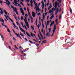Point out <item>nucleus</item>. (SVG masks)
I'll return each instance as SVG.
<instances>
[{"label": "nucleus", "instance_id": "1", "mask_svg": "<svg viewBox=\"0 0 75 75\" xmlns=\"http://www.w3.org/2000/svg\"><path fill=\"white\" fill-rule=\"evenodd\" d=\"M40 4H41L40 3L38 5V6L36 8V13L37 14H38V13H37V11H40V8H39L38 7V6H40Z\"/></svg>", "mask_w": 75, "mask_h": 75}, {"label": "nucleus", "instance_id": "2", "mask_svg": "<svg viewBox=\"0 0 75 75\" xmlns=\"http://www.w3.org/2000/svg\"><path fill=\"white\" fill-rule=\"evenodd\" d=\"M5 1L7 2V3H5L8 6L9 8H10V2L8 1V0H5Z\"/></svg>", "mask_w": 75, "mask_h": 75}, {"label": "nucleus", "instance_id": "3", "mask_svg": "<svg viewBox=\"0 0 75 75\" xmlns=\"http://www.w3.org/2000/svg\"><path fill=\"white\" fill-rule=\"evenodd\" d=\"M21 25H22V27H23V28H24L26 29V30H27V27H26V26L25 25H24V24H23V23L22 22H21Z\"/></svg>", "mask_w": 75, "mask_h": 75}, {"label": "nucleus", "instance_id": "4", "mask_svg": "<svg viewBox=\"0 0 75 75\" xmlns=\"http://www.w3.org/2000/svg\"><path fill=\"white\" fill-rule=\"evenodd\" d=\"M41 3L42 4V10H44V6H45L44 3V2L42 1Z\"/></svg>", "mask_w": 75, "mask_h": 75}, {"label": "nucleus", "instance_id": "5", "mask_svg": "<svg viewBox=\"0 0 75 75\" xmlns=\"http://www.w3.org/2000/svg\"><path fill=\"white\" fill-rule=\"evenodd\" d=\"M3 8H0V10L1 11H0V13H1V14L3 15ZM1 15V14L0 13V16Z\"/></svg>", "mask_w": 75, "mask_h": 75}, {"label": "nucleus", "instance_id": "6", "mask_svg": "<svg viewBox=\"0 0 75 75\" xmlns=\"http://www.w3.org/2000/svg\"><path fill=\"white\" fill-rule=\"evenodd\" d=\"M26 25L27 27H28V28L29 29V25L28 24V22H25Z\"/></svg>", "mask_w": 75, "mask_h": 75}, {"label": "nucleus", "instance_id": "7", "mask_svg": "<svg viewBox=\"0 0 75 75\" xmlns=\"http://www.w3.org/2000/svg\"><path fill=\"white\" fill-rule=\"evenodd\" d=\"M58 6V3L57 2H56L55 3V6H54V7L55 8H56Z\"/></svg>", "mask_w": 75, "mask_h": 75}, {"label": "nucleus", "instance_id": "8", "mask_svg": "<svg viewBox=\"0 0 75 75\" xmlns=\"http://www.w3.org/2000/svg\"><path fill=\"white\" fill-rule=\"evenodd\" d=\"M56 25H55V24L54 25V30H53V33H54V32H55V30H56Z\"/></svg>", "mask_w": 75, "mask_h": 75}, {"label": "nucleus", "instance_id": "9", "mask_svg": "<svg viewBox=\"0 0 75 75\" xmlns=\"http://www.w3.org/2000/svg\"><path fill=\"white\" fill-rule=\"evenodd\" d=\"M32 16L33 17H35V13L34 12H32Z\"/></svg>", "mask_w": 75, "mask_h": 75}, {"label": "nucleus", "instance_id": "10", "mask_svg": "<svg viewBox=\"0 0 75 75\" xmlns=\"http://www.w3.org/2000/svg\"><path fill=\"white\" fill-rule=\"evenodd\" d=\"M17 2H18V1H17V0H14L13 3H15L16 4H18V3Z\"/></svg>", "mask_w": 75, "mask_h": 75}, {"label": "nucleus", "instance_id": "11", "mask_svg": "<svg viewBox=\"0 0 75 75\" xmlns=\"http://www.w3.org/2000/svg\"><path fill=\"white\" fill-rule=\"evenodd\" d=\"M20 30H21V31L23 32L25 34V30H24L22 29V28H21V29Z\"/></svg>", "mask_w": 75, "mask_h": 75}, {"label": "nucleus", "instance_id": "12", "mask_svg": "<svg viewBox=\"0 0 75 75\" xmlns=\"http://www.w3.org/2000/svg\"><path fill=\"white\" fill-rule=\"evenodd\" d=\"M20 30H21V31L23 32L25 34V30H24L22 29V28H21V29Z\"/></svg>", "mask_w": 75, "mask_h": 75}, {"label": "nucleus", "instance_id": "13", "mask_svg": "<svg viewBox=\"0 0 75 75\" xmlns=\"http://www.w3.org/2000/svg\"><path fill=\"white\" fill-rule=\"evenodd\" d=\"M21 13H22L23 16H24V10H22L21 11Z\"/></svg>", "mask_w": 75, "mask_h": 75}, {"label": "nucleus", "instance_id": "14", "mask_svg": "<svg viewBox=\"0 0 75 75\" xmlns=\"http://www.w3.org/2000/svg\"><path fill=\"white\" fill-rule=\"evenodd\" d=\"M54 21L52 22L51 24H50V27H51L52 26L53 24H54Z\"/></svg>", "mask_w": 75, "mask_h": 75}, {"label": "nucleus", "instance_id": "15", "mask_svg": "<svg viewBox=\"0 0 75 75\" xmlns=\"http://www.w3.org/2000/svg\"><path fill=\"white\" fill-rule=\"evenodd\" d=\"M30 18H31V23H33V18H32V17L31 16H30Z\"/></svg>", "mask_w": 75, "mask_h": 75}, {"label": "nucleus", "instance_id": "16", "mask_svg": "<svg viewBox=\"0 0 75 75\" xmlns=\"http://www.w3.org/2000/svg\"><path fill=\"white\" fill-rule=\"evenodd\" d=\"M26 33L27 35H28V37H31V36H30V34H29V33H27V32L26 31Z\"/></svg>", "mask_w": 75, "mask_h": 75}, {"label": "nucleus", "instance_id": "17", "mask_svg": "<svg viewBox=\"0 0 75 75\" xmlns=\"http://www.w3.org/2000/svg\"><path fill=\"white\" fill-rule=\"evenodd\" d=\"M6 18L7 19V20H10V18L9 17V16H6Z\"/></svg>", "mask_w": 75, "mask_h": 75}, {"label": "nucleus", "instance_id": "18", "mask_svg": "<svg viewBox=\"0 0 75 75\" xmlns=\"http://www.w3.org/2000/svg\"><path fill=\"white\" fill-rule=\"evenodd\" d=\"M47 40H45L42 41V44H44V43H47V42H45Z\"/></svg>", "mask_w": 75, "mask_h": 75}, {"label": "nucleus", "instance_id": "19", "mask_svg": "<svg viewBox=\"0 0 75 75\" xmlns=\"http://www.w3.org/2000/svg\"><path fill=\"white\" fill-rule=\"evenodd\" d=\"M30 33L31 34V36H32V37H33V36H35V38H36V37H35V34H32V33L31 32Z\"/></svg>", "mask_w": 75, "mask_h": 75}, {"label": "nucleus", "instance_id": "20", "mask_svg": "<svg viewBox=\"0 0 75 75\" xmlns=\"http://www.w3.org/2000/svg\"><path fill=\"white\" fill-rule=\"evenodd\" d=\"M38 7V6H37V4L36 3L35 5V7L34 9H35V8H37V7Z\"/></svg>", "mask_w": 75, "mask_h": 75}, {"label": "nucleus", "instance_id": "21", "mask_svg": "<svg viewBox=\"0 0 75 75\" xmlns=\"http://www.w3.org/2000/svg\"><path fill=\"white\" fill-rule=\"evenodd\" d=\"M29 49V48H28L25 49V50H24L23 52H26V51H27V50H28Z\"/></svg>", "mask_w": 75, "mask_h": 75}, {"label": "nucleus", "instance_id": "22", "mask_svg": "<svg viewBox=\"0 0 75 75\" xmlns=\"http://www.w3.org/2000/svg\"><path fill=\"white\" fill-rule=\"evenodd\" d=\"M52 16L50 17V20H52V18H54V17L53 14H52Z\"/></svg>", "mask_w": 75, "mask_h": 75}, {"label": "nucleus", "instance_id": "23", "mask_svg": "<svg viewBox=\"0 0 75 75\" xmlns=\"http://www.w3.org/2000/svg\"><path fill=\"white\" fill-rule=\"evenodd\" d=\"M43 19L44 20L45 18V16H44V13H43V17H42Z\"/></svg>", "mask_w": 75, "mask_h": 75}, {"label": "nucleus", "instance_id": "24", "mask_svg": "<svg viewBox=\"0 0 75 75\" xmlns=\"http://www.w3.org/2000/svg\"><path fill=\"white\" fill-rule=\"evenodd\" d=\"M70 13H71V14H72V9H71V8H70Z\"/></svg>", "mask_w": 75, "mask_h": 75}, {"label": "nucleus", "instance_id": "25", "mask_svg": "<svg viewBox=\"0 0 75 75\" xmlns=\"http://www.w3.org/2000/svg\"><path fill=\"white\" fill-rule=\"evenodd\" d=\"M13 10H14V11H15V12H16V11H17V10L16 9V8H14L13 9Z\"/></svg>", "mask_w": 75, "mask_h": 75}, {"label": "nucleus", "instance_id": "26", "mask_svg": "<svg viewBox=\"0 0 75 75\" xmlns=\"http://www.w3.org/2000/svg\"><path fill=\"white\" fill-rule=\"evenodd\" d=\"M31 29L33 30H34V27L33 26V25H32L31 26Z\"/></svg>", "mask_w": 75, "mask_h": 75}, {"label": "nucleus", "instance_id": "27", "mask_svg": "<svg viewBox=\"0 0 75 75\" xmlns=\"http://www.w3.org/2000/svg\"><path fill=\"white\" fill-rule=\"evenodd\" d=\"M7 31L8 32V33H10L11 32L10 31V30L9 29V28H8V29H7Z\"/></svg>", "mask_w": 75, "mask_h": 75}, {"label": "nucleus", "instance_id": "28", "mask_svg": "<svg viewBox=\"0 0 75 75\" xmlns=\"http://www.w3.org/2000/svg\"><path fill=\"white\" fill-rule=\"evenodd\" d=\"M13 25H14V28H15L17 27H16V25H15V24H14L13 23Z\"/></svg>", "mask_w": 75, "mask_h": 75}, {"label": "nucleus", "instance_id": "29", "mask_svg": "<svg viewBox=\"0 0 75 75\" xmlns=\"http://www.w3.org/2000/svg\"><path fill=\"white\" fill-rule=\"evenodd\" d=\"M4 11L5 14H6V15H7V12L6 11L4 10Z\"/></svg>", "mask_w": 75, "mask_h": 75}, {"label": "nucleus", "instance_id": "30", "mask_svg": "<svg viewBox=\"0 0 75 75\" xmlns=\"http://www.w3.org/2000/svg\"><path fill=\"white\" fill-rule=\"evenodd\" d=\"M24 21L25 22H26L27 21V18L25 17V19L24 20Z\"/></svg>", "mask_w": 75, "mask_h": 75}, {"label": "nucleus", "instance_id": "31", "mask_svg": "<svg viewBox=\"0 0 75 75\" xmlns=\"http://www.w3.org/2000/svg\"><path fill=\"white\" fill-rule=\"evenodd\" d=\"M70 40H68L67 43L68 44H69V43H70Z\"/></svg>", "mask_w": 75, "mask_h": 75}, {"label": "nucleus", "instance_id": "32", "mask_svg": "<svg viewBox=\"0 0 75 75\" xmlns=\"http://www.w3.org/2000/svg\"><path fill=\"white\" fill-rule=\"evenodd\" d=\"M20 4H21L22 5V6H24V5L23 4V3L21 2H20Z\"/></svg>", "mask_w": 75, "mask_h": 75}, {"label": "nucleus", "instance_id": "33", "mask_svg": "<svg viewBox=\"0 0 75 75\" xmlns=\"http://www.w3.org/2000/svg\"><path fill=\"white\" fill-rule=\"evenodd\" d=\"M21 34H20V35L22 36V37H24V35L22 34L21 33H20Z\"/></svg>", "mask_w": 75, "mask_h": 75}, {"label": "nucleus", "instance_id": "34", "mask_svg": "<svg viewBox=\"0 0 75 75\" xmlns=\"http://www.w3.org/2000/svg\"><path fill=\"white\" fill-rule=\"evenodd\" d=\"M0 35L1 37V38H4V37H3V35H1V34H0Z\"/></svg>", "mask_w": 75, "mask_h": 75}, {"label": "nucleus", "instance_id": "35", "mask_svg": "<svg viewBox=\"0 0 75 75\" xmlns=\"http://www.w3.org/2000/svg\"><path fill=\"white\" fill-rule=\"evenodd\" d=\"M58 10H59V9L58 8H57L56 10V11L57 12H58Z\"/></svg>", "mask_w": 75, "mask_h": 75}, {"label": "nucleus", "instance_id": "36", "mask_svg": "<svg viewBox=\"0 0 75 75\" xmlns=\"http://www.w3.org/2000/svg\"><path fill=\"white\" fill-rule=\"evenodd\" d=\"M1 21L3 23V24H4V20L3 19H2Z\"/></svg>", "mask_w": 75, "mask_h": 75}, {"label": "nucleus", "instance_id": "37", "mask_svg": "<svg viewBox=\"0 0 75 75\" xmlns=\"http://www.w3.org/2000/svg\"><path fill=\"white\" fill-rule=\"evenodd\" d=\"M21 20H24L23 17V16L21 17Z\"/></svg>", "mask_w": 75, "mask_h": 75}, {"label": "nucleus", "instance_id": "38", "mask_svg": "<svg viewBox=\"0 0 75 75\" xmlns=\"http://www.w3.org/2000/svg\"><path fill=\"white\" fill-rule=\"evenodd\" d=\"M41 32L42 33H44V30L43 29H42Z\"/></svg>", "mask_w": 75, "mask_h": 75}, {"label": "nucleus", "instance_id": "39", "mask_svg": "<svg viewBox=\"0 0 75 75\" xmlns=\"http://www.w3.org/2000/svg\"><path fill=\"white\" fill-rule=\"evenodd\" d=\"M52 13V12H51V11L50 10V11H49V13H48V14H50V13Z\"/></svg>", "mask_w": 75, "mask_h": 75}, {"label": "nucleus", "instance_id": "40", "mask_svg": "<svg viewBox=\"0 0 75 75\" xmlns=\"http://www.w3.org/2000/svg\"><path fill=\"white\" fill-rule=\"evenodd\" d=\"M50 34V33H47V34H46V36H47L48 35V34Z\"/></svg>", "mask_w": 75, "mask_h": 75}, {"label": "nucleus", "instance_id": "41", "mask_svg": "<svg viewBox=\"0 0 75 75\" xmlns=\"http://www.w3.org/2000/svg\"><path fill=\"white\" fill-rule=\"evenodd\" d=\"M4 27H5V28H8V27L6 25H4Z\"/></svg>", "mask_w": 75, "mask_h": 75}, {"label": "nucleus", "instance_id": "42", "mask_svg": "<svg viewBox=\"0 0 75 75\" xmlns=\"http://www.w3.org/2000/svg\"><path fill=\"white\" fill-rule=\"evenodd\" d=\"M45 24L46 26V30H47V23H45Z\"/></svg>", "mask_w": 75, "mask_h": 75}, {"label": "nucleus", "instance_id": "43", "mask_svg": "<svg viewBox=\"0 0 75 75\" xmlns=\"http://www.w3.org/2000/svg\"><path fill=\"white\" fill-rule=\"evenodd\" d=\"M51 12H52V14H53V13H54V11L52 9V10H51Z\"/></svg>", "mask_w": 75, "mask_h": 75}, {"label": "nucleus", "instance_id": "44", "mask_svg": "<svg viewBox=\"0 0 75 75\" xmlns=\"http://www.w3.org/2000/svg\"><path fill=\"white\" fill-rule=\"evenodd\" d=\"M40 36L42 37V39H44V38H43V36H42V35H41Z\"/></svg>", "mask_w": 75, "mask_h": 75}, {"label": "nucleus", "instance_id": "45", "mask_svg": "<svg viewBox=\"0 0 75 75\" xmlns=\"http://www.w3.org/2000/svg\"><path fill=\"white\" fill-rule=\"evenodd\" d=\"M47 25H49V21H47Z\"/></svg>", "mask_w": 75, "mask_h": 75}, {"label": "nucleus", "instance_id": "46", "mask_svg": "<svg viewBox=\"0 0 75 75\" xmlns=\"http://www.w3.org/2000/svg\"><path fill=\"white\" fill-rule=\"evenodd\" d=\"M21 25H20V24H19V28H20V30L22 28H21Z\"/></svg>", "mask_w": 75, "mask_h": 75}, {"label": "nucleus", "instance_id": "47", "mask_svg": "<svg viewBox=\"0 0 75 75\" xmlns=\"http://www.w3.org/2000/svg\"><path fill=\"white\" fill-rule=\"evenodd\" d=\"M30 3H33V0H31V1H30Z\"/></svg>", "mask_w": 75, "mask_h": 75}, {"label": "nucleus", "instance_id": "48", "mask_svg": "<svg viewBox=\"0 0 75 75\" xmlns=\"http://www.w3.org/2000/svg\"><path fill=\"white\" fill-rule=\"evenodd\" d=\"M38 37L39 38V40H41V38L40 37V36H39V35H38Z\"/></svg>", "mask_w": 75, "mask_h": 75}, {"label": "nucleus", "instance_id": "49", "mask_svg": "<svg viewBox=\"0 0 75 75\" xmlns=\"http://www.w3.org/2000/svg\"><path fill=\"white\" fill-rule=\"evenodd\" d=\"M10 20L12 22V23H13V21L12 20L11 18H10Z\"/></svg>", "mask_w": 75, "mask_h": 75}, {"label": "nucleus", "instance_id": "50", "mask_svg": "<svg viewBox=\"0 0 75 75\" xmlns=\"http://www.w3.org/2000/svg\"><path fill=\"white\" fill-rule=\"evenodd\" d=\"M28 15L30 17H31V16H30V13H29V14H28Z\"/></svg>", "mask_w": 75, "mask_h": 75}, {"label": "nucleus", "instance_id": "51", "mask_svg": "<svg viewBox=\"0 0 75 75\" xmlns=\"http://www.w3.org/2000/svg\"><path fill=\"white\" fill-rule=\"evenodd\" d=\"M13 4H14V5L15 6H17V5H16V4H15L14 3H13Z\"/></svg>", "mask_w": 75, "mask_h": 75}, {"label": "nucleus", "instance_id": "52", "mask_svg": "<svg viewBox=\"0 0 75 75\" xmlns=\"http://www.w3.org/2000/svg\"><path fill=\"white\" fill-rule=\"evenodd\" d=\"M29 42H30V43H33V42L31 41V40H29Z\"/></svg>", "mask_w": 75, "mask_h": 75}, {"label": "nucleus", "instance_id": "53", "mask_svg": "<svg viewBox=\"0 0 75 75\" xmlns=\"http://www.w3.org/2000/svg\"><path fill=\"white\" fill-rule=\"evenodd\" d=\"M30 6H31L32 7H33V3H31Z\"/></svg>", "mask_w": 75, "mask_h": 75}, {"label": "nucleus", "instance_id": "54", "mask_svg": "<svg viewBox=\"0 0 75 75\" xmlns=\"http://www.w3.org/2000/svg\"><path fill=\"white\" fill-rule=\"evenodd\" d=\"M0 3H1V4H2L3 3V1H0Z\"/></svg>", "mask_w": 75, "mask_h": 75}, {"label": "nucleus", "instance_id": "55", "mask_svg": "<svg viewBox=\"0 0 75 75\" xmlns=\"http://www.w3.org/2000/svg\"><path fill=\"white\" fill-rule=\"evenodd\" d=\"M16 23H17V24L18 25H19V24H18V22H16Z\"/></svg>", "mask_w": 75, "mask_h": 75}, {"label": "nucleus", "instance_id": "56", "mask_svg": "<svg viewBox=\"0 0 75 75\" xmlns=\"http://www.w3.org/2000/svg\"><path fill=\"white\" fill-rule=\"evenodd\" d=\"M52 10H53V11H55V9L54 8H52Z\"/></svg>", "mask_w": 75, "mask_h": 75}, {"label": "nucleus", "instance_id": "57", "mask_svg": "<svg viewBox=\"0 0 75 75\" xmlns=\"http://www.w3.org/2000/svg\"><path fill=\"white\" fill-rule=\"evenodd\" d=\"M60 0H57V1H59V3H61V1H60Z\"/></svg>", "mask_w": 75, "mask_h": 75}, {"label": "nucleus", "instance_id": "58", "mask_svg": "<svg viewBox=\"0 0 75 75\" xmlns=\"http://www.w3.org/2000/svg\"><path fill=\"white\" fill-rule=\"evenodd\" d=\"M13 40H14V41H16V39H15V38H13Z\"/></svg>", "mask_w": 75, "mask_h": 75}, {"label": "nucleus", "instance_id": "59", "mask_svg": "<svg viewBox=\"0 0 75 75\" xmlns=\"http://www.w3.org/2000/svg\"><path fill=\"white\" fill-rule=\"evenodd\" d=\"M15 12L17 14V15H18V13L17 11H16Z\"/></svg>", "mask_w": 75, "mask_h": 75}, {"label": "nucleus", "instance_id": "60", "mask_svg": "<svg viewBox=\"0 0 75 75\" xmlns=\"http://www.w3.org/2000/svg\"><path fill=\"white\" fill-rule=\"evenodd\" d=\"M48 18H49V16H48L47 17V20H48Z\"/></svg>", "mask_w": 75, "mask_h": 75}, {"label": "nucleus", "instance_id": "61", "mask_svg": "<svg viewBox=\"0 0 75 75\" xmlns=\"http://www.w3.org/2000/svg\"><path fill=\"white\" fill-rule=\"evenodd\" d=\"M26 1H28V2H29L30 1V0H25Z\"/></svg>", "mask_w": 75, "mask_h": 75}, {"label": "nucleus", "instance_id": "62", "mask_svg": "<svg viewBox=\"0 0 75 75\" xmlns=\"http://www.w3.org/2000/svg\"><path fill=\"white\" fill-rule=\"evenodd\" d=\"M38 16H41V13H38Z\"/></svg>", "mask_w": 75, "mask_h": 75}, {"label": "nucleus", "instance_id": "63", "mask_svg": "<svg viewBox=\"0 0 75 75\" xmlns=\"http://www.w3.org/2000/svg\"><path fill=\"white\" fill-rule=\"evenodd\" d=\"M36 45L37 47H38L39 46V45H38L37 44H36Z\"/></svg>", "mask_w": 75, "mask_h": 75}, {"label": "nucleus", "instance_id": "64", "mask_svg": "<svg viewBox=\"0 0 75 75\" xmlns=\"http://www.w3.org/2000/svg\"><path fill=\"white\" fill-rule=\"evenodd\" d=\"M33 2L34 3V4H35V1L33 0Z\"/></svg>", "mask_w": 75, "mask_h": 75}]
</instances>
